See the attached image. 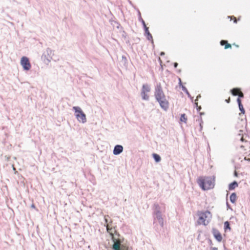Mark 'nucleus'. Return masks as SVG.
<instances>
[{"label":"nucleus","instance_id":"obj_24","mask_svg":"<svg viewBox=\"0 0 250 250\" xmlns=\"http://www.w3.org/2000/svg\"><path fill=\"white\" fill-rule=\"evenodd\" d=\"M229 18H230L231 20H233L234 23H237V20L236 19V17L234 16H231L229 17Z\"/></svg>","mask_w":250,"mask_h":250},{"label":"nucleus","instance_id":"obj_9","mask_svg":"<svg viewBox=\"0 0 250 250\" xmlns=\"http://www.w3.org/2000/svg\"><path fill=\"white\" fill-rule=\"evenodd\" d=\"M212 233L215 238L218 241L221 242L222 240V236L220 232L216 229H212Z\"/></svg>","mask_w":250,"mask_h":250},{"label":"nucleus","instance_id":"obj_26","mask_svg":"<svg viewBox=\"0 0 250 250\" xmlns=\"http://www.w3.org/2000/svg\"><path fill=\"white\" fill-rule=\"evenodd\" d=\"M195 104L196 105V107H198L197 110H200L201 109V106H198V103L195 102Z\"/></svg>","mask_w":250,"mask_h":250},{"label":"nucleus","instance_id":"obj_25","mask_svg":"<svg viewBox=\"0 0 250 250\" xmlns=\"http://www.w3.org/2000/svg\"><path fill=\"white\" fill-rule=\"evenodd\" d=\"M241 97H238L237 99V102L238 103V105H240V104H242L241 103V100L240 99Z\"/></svg>","mask_w":250,"mask_h":250},{"label":"nucleus","instance_id":"obj_13","mask_svg":"<svg viewBox=\"0 0 250 250\" xmlns=\"http://www.w3.org/2000/svg\"><path fill=\"white\" fill-rule=\"evenodd\" d=\"M220 44L221 45H225V49H227L228 48H231V45L226 40H222L220 42Z\"/></svg>","mask_w":250,"mask_h":250},{"label":"nucleus","instance_id":"obj_6","mask_svg":"<svg viewBox=\"0 0 250 250\" xmlns=\"http://www.w3.org/2000/svg\"><path fill=\"white\" fill-rule=\"evenodd\" d=\"M21 64L25 70H29L31 67L29 60L26 57H22L21 58Z\"/></svg>","mask_w":250,"mask_h":250},{"label":"nucleus","instance_id":"obj_11","mask_svg":"<svg viewBox=\"0 0 250 250\" xmlns=\"http://www.w3.org/2000/svg\"><path fill=\"white\" fill-rule=\"evenodd\" d=\"M123 150V147L122 146L117 145L115 146L113 150V153L115 155H118L121 153Z\"/></svg>","mask_w":250,"mask_h":250},{"label":"nucleus","instance_id":"obj_14","mask_svg":"<svg viewBox=\"0 0 250 250\" xmlns=\"http://www.w3.org/2000/svg\"><path fill=\"white\" fill-rule=\"evenodd\" d=\"M150 91V87L147 84H143L142 86V91L143 92L148 93Z\"/></svg>","mask_w":250,"mask_h":250},{"label":"nucleus","instance_id":"obj_27","mask_svg":"<svg viewBox=\"0 0 250 250\" xmlns=\"http://www.w3.org/2000/svg\"><path fill=\"white\" fill-rule=\"evenodd\" d=\"M121 250H128V247H123L122 249Z\"/></svg>","mask_w":250,"mask_h":250},{"label":"nucleus","instance_id":"obj_2","mask_svg":"<svg viewBox=\"0 0 250 250\" xmlns=\"http://www.w3.org/2000/svg\"><path fill=\"white\" fill-rule=\"evenodd\" d=\"M197 182L203 190H208L213 188L215 179L213 177L200 176L198 178Z\"/></svg>","mask_w":250,"mask_h":250},{"label":"nucleus","instance_id":"obj_10","mask_svg":"<svg viewBox=\"0 0 250 250\" xmlns=\"http://www.w3.org/2000/svg\"><path fill=\"white\" fill-rule=\"evenodd\" d=\"M237 139L238 140H240L242 142L245 143L244 145H241V147H245V146H249V143L248 142V141L246 140V138H245L244 136H241V134H239L238 135Z\"/></svg>","mask_w":250,"mask_h":250},{"label":"nucleus","instance_id":"obj_15","mask_svg":"<svg viewBox=\"0 0 250 250\" xmlns=\"http://www.w3.org/2000/svg\"><path fill=\"white\" fill-rule=\"evenodd\" d=\"M236 195L234 193H232L230 196V200L233 203L235 202V201H236Z\"/></svg>","mask_w":250,"mask_h":250},{"label":"nucleus","instance_id":"obj_8","mask_svg":"<svg viewBox=\"0 0 250 250\" xmlns=\"http://www.w3.org/2000/svg\"><path fill=\"white\" fill-rule=\"evenodd\" d=\"M106 227L107 232L110 234L111 238H113V236H114V233L116 232L115 228L112 227L110 224H107Z\"/></svg>","mask_w":250,"mask_h":250},{"label":"nucleus","instance_id":"obj_34","mask_svg":"<svg viewBox=\"0 0 250 250\" xmlns=\"http://www.w3.org/2000/svg\"><path fill=\"white\" fill-rule=\"evenodd\" d=\"M233 45H235V46H236V47H237L239 46L238 45H235L234 43V44H233Z\"/></svg>","mask_w":250,"mask_h":250},{"label":"nucleus","instance_id":"obj_16","mask_svg":"<svg viewBox=\"0 0 250 250\" xmlns=\"http://www.w3.org/2000/svg\"><path fill=\"white\" fill-rule=\"evenodd\" d=\"M153 157L154 158V160L156 162H159L161 161V157L160 156L156 153L153 154Z\"/></svg>","mask_w":250,"mask_h":250},{"label":"nucleus","instance_id":"obj_22","mask_svg":"<svg viewBox=\"0 0 250 250\" xmlns=\"http://www.w3.org/2000/svg\"><path fill=\"white\" fill-rule=\"evenodd\" d=\"M239 110L241 111V113L244 114L245 113V110L242 104H240V105H239Z\"/></svg>","mask_w":250,"mask_h":250},{"label":"nucleus","instance_id":"obj_21","mask_svg":"<svg viewBox=\"0 0 250 250\" xmlns=\"http://www.w3.org/2000/svg\"><path fill=\"white\" fill-rule=\"evenodd\" d=\"M224 228H225V230H226L227 229H229V230H230V227L229 226V222L228 221H226L224 223Z\"/></svg>","mask_w":250,"mask_h":250},{"label":"nucleus","instance_id":"obj_31","mask_svg":"<svg viewBox=\"0 0 250 250\" xmlns=\"http://www.w3.org/2000/svg\"><path fill=\"white\" fill-rule=\"evenodd\" d=\"M212 250H218V249L217 248H212Z\"/></svg>","mask_w":250,"mask_h":250},{"label":"nucleus","instance_id":"obj_29","mask_svg":"<svg viewBox=\"0 0 250 250\" xmlns=\"http://www.w3.org/2000/svg\"><path fill=\"white\" fill-rule=\"evenodd\" d=\"M143 23L144 26V27H145V29H146V27H146V24H145V21H143Z\"/></svg>","mask_w":250,"mask_h":250},{"label":"nucleus","instance_id":"obj_5","mask_svg":"<svg viewBox=\"0 0 250 250\" xmlns=\"http://www.w3.org/2000/svg\"><path fill=\"white\" fill-rule=\"evenodd\" d=\"M112 240L114 242L112 246V249L114 250H121L122 249L123 247H126L125 246L121 244L122 241L118 238H116L115 236H113Z\"/></svg>","mask_w":250,"mask_h":250},{"label":"nucleus","instance_id":"obj_23","mask_svg":"<svg viewBox=\"0 0 250 250\" xmlns=\"http://www.w3.org/2000/svg\"><path fill=\"white\" fill-rule=\"evenodd\" d=\"M108 218H109V216H104V220H105V226L107 225V224H111L112 223V221H110L109 223H108Z\"/></svg>","mask_w":250,"mask_h":250},{"label":"nucleus","instance_id":"obj_32","mask_svg":"<svg viewBox=\"0 0 250 250\" xmlns=\"http://www.w3.org/2000/svg\"><path fill=\"white\" fill-rule=\"evenodd\" d=\"M199 97H201V96H200V95L198 96L197 97V98H196V100H195V101H197V100H198V98Z\"/></svg>","mask_w":250,"mask_h":250},{"label":"nucleus","instance_id":"obj_17","mask_svg":"<svg viewBox=\"0 0 250 250\" xmlns=\"http://www.w3.org/2000/svg\"><path fill=\"white\" fill-rule=\"evenodd\" d=\"M180 121L185 123H187V118L185 114H183L181 115V117H180Z\"/></svg>","mask_w":250,"mask_h":250},{"label":"nucleus","instance_id":"obj_20","mask_svg":"<svg viewBox=\"0 0 250 250\" xmlns=\"http://www.w3.org/2000/svg\"><path fill=\"white\" fill-rule=\"evenodd\" d=\"M141 96L144 100H147L149 99V96L147 93L141 92Z\"/></svg>","mask_w":250,"mask_h":250},{"label":"nucleus","instance_id":"obj_19","mask_svg":"<svg viewBox=\"0 0 250 250\" xmlns=\"http://www.w3.org/2000/svg\"><path fill=\"white\" fill-rule=\"evenodd\" d=\"M145 32L147 35V39L149 40H152V36L151 34L149 33L148 27H146V29H145Z\"/></svg>","mask_w":250,"mask_h":250},{"label":"nucleus","instance_id":"obj_28","mask_svg":"<svg viewBox=\"0 0 250 250\" xmlns=\"http://www.w3.org/2000/svg\"><path fill=\"white\" fill-rule=\"evenodd\" d=\"M230 97H229L228 99H226V102L228 103H229L230 102Z\"/></svg>","mask_w":250,"mask_h":250},{"label":"nucleus","instance_id":"obj_35","mask_svg":"<svg viewBox=\"0 0 250 250\" xmlns=\"http://www.w3.org/2000/svg\"><path fill=\"white\" fill-rule=\"evenodd\" d=\"M235 175L236 176L237 175V173L236 172H235Z\"/></svg>","mask_w":250,"mask_h":250},{"label":"nucleus","instance_id":"obj_18","mask_svg":"<svg viewBox=\"0 0 250 250\" xmlns=\"http://www.w3.org/2000/svg\"><path fill=\"white\" fill-rule=\"evenodd\" d=\"M238 184L236 182L231 183L229 186V189L230 190L233 189L235 187H237Z\"/></svg>","mask_w":250,"mask_h":250},{"label":"nucleus","instance_id":"obj_3","mask_svg":"<svg viewBox=\"0 0 250 250\" xmlns=\"http://www.w3.org/2000/svg\"><path fill=\"white\" fill-rule=\"evenodd\" d=\"M197 214L198 216L197 222L198 225H208L210 222L212 217L211 212L208 210L198 211Z\"/></svg>","mask_w":250,"mask_h":250},{"label":"nucleus","instance_id":"obj_7","mask_svg":"<svg viewBox=\"0 0 250 250\" xmlns=\"http://www.w3.org/2000/svg\"><path fill=\"white\" fill-rule=\"evenodd\" d=\"M231 93L233 96H238L239 97L243 98L244 94L239 88H234L231 90Z\"/></svg>","mask_w":250,"mask_h":250},{"label":"nucleus","instance_id":"obj_33","mask_svg":"<svg viewBox=\"0 0 250 250\" xmlns=\"http://www.w3.org/2000/svg\"><path fill=\"white\" fill-rule=\"evenodd\" d=\"M32 207L33 208H35V206L34 205H32Z\"/></svg>","mask_w":250,"mask_h":250},{"label":"nucleus","instance_id":"obj_4","mask_svg":"<svg viewBox=\"0 0 250 250\" xmlns=\"http://www.w3.org/2000/svg\"><path fill=\"white\" fill-rule=\"evenodd\" d=\"M73 109L75 111V116L77 120L82 123H85L86 121V116L81 108L78 106H74Z\"/></svg>","mask_w":250,"mask_h":250},{"label":"nucleus","instance_id":"obj_12","mask_svg":"<svg viewBox=\"0 0 250 250\" xmlns=\"http://www.w3.org/2000/svg\"><path fill=\"white\" fill-rule=\"evenodd\" d=\"M156 218L159 221V223L161 224L162 226H163L164 225V222H163V219L162 217L161 212L160 211H157L156 212Z\"/></svg>","mask_w":250,"mask_h":250},{"label":"nucleus","instance_id":"obj_1","mask_svg":"<svg viewBox=\"0 0 250 250\" xmlns=\"http://www.w3.org/2000/svg\"><path fill=\"white\" fill-rule=\"evenodd\" d=\"M154 96L161 108L167 111L169 107V102L166 99L163 88L160 83L157 84L155 88Z\"/></svg>","mask_w":250,"mask_h":250},{"label":"nucleus","instance_id":"obj_30","mask_svg":"<svg viewBox=\"0 0 250 250\" xmlns=\"http://www.w3.org/2000/svg\"><path fill=\"white\" fill-rule=\"evenodd\" d=\"M177 65H178V63L177 62H175L174 64V67L176 68V67H177Z\"/></svg>","mask_w":250,"mask_h":250}]
</instances>
